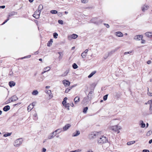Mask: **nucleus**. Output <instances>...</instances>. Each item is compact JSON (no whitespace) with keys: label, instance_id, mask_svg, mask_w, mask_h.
<instances>
[{"label":"nucleus","instance_id":"f257e3e1","mask_svg":"<svg viewBox=\"0 0 152 152\" xmlns=\"http://www.w3.org/2000/svg\"><path fill=\"white\" fill-rule=\"evenodd\" d=\"M93 94V92L92 91H90L87 96L84 97L83 99L82 102V103L84 104H87L91 100Z\"/></svg>","mask_w":152,"mask_h":152},{"label":"nucleus","instance_id":"f03ea898","mask_svg":"<svg viewBox=\"0 0 152 152\" xmlns=\"http://www.w3.org/2000/svg\"><path fill=\"white\" fill-rule=\"evenodd\" d=\"M91 23H94L96 25H98L101 23L102 20L101 19L98 20L96 18H93L90 20Z\"/></svg>","mask_w":152,"mask_h":152},{"label":"nucleus","instance_id":"7ed1b4c3","mask_svg":"<svg viewBox=\"0 0 152 152\" xmlns=\"http://www.w3.org/2000/svg\"><path fill=\"white\" fill-rule=\"evenodd\" d=\"M107 141L108 140L106 137L102 136L98 140V143L102 144L104 143L107 142Z\"/></svg>","mask_w":152,"mask_h":152},{"label":"nucleus","instance_id":"20e7f679","mask_svg":"<svg viewBox=\"0 0 152 152\" xmlns=\"http://www.w3.org/2000/svg\"><path fill=\"white\" fill-rule=\"evenodd\" d=\"M22 140L21 139L19 138L16 140L14 143V145L16 147L19 146L22 143Z\"/></svg>","mask_w":152,"mask_h":152},{"label":"nucleus","instance_id":"39448f33","mask_svg":"<svg viewBox=\"0 0 152 152\" xmlns=\"http://www.w3.org/2000/svg\"><path fill=\"white\" fill-rule=\"evenodd\" d=\"M111 129L115 132H117V133H118L120 132L119 130L121 129V128L117 125L111 127Z\"/></svg>","mask_w":152,"mask_h":152},{"label":"nucleus","instance_id":"423d86ee","mask_svg":"<svg viewBox=\"0 0 152 152\" xmlns=\"http://www.w3.org/2000/svg\"><path fill=\"white\" fill-rule=\"evenodd\" d=\"M41 12L38 10L36 11L35 12L34 14L33 15V16L36 19H38L39 18Z\"/></svg>","mask_w":152,"mask_h":152},{"label":"nucleus","instance_id":"0eeeda50","mask_svg":"<svg viewBox=\"0 0 152 152\" xmlns=\"http://www.w3.org/2000/svg\"><path fill=\"white\" fill-rule=\"evenodd\" d=\"M62 82L65 86H69L70 84V83L69 81L66 80H63Z\"/></svg>","mask_w":152,"mask_h":152},{"label":"nucleus","instance_id":"6e6552de","mask_svg":"<svg viewBox=\"0 0 152 152\" xmlns=\"http://www.w3.org/2000/svg\"><path fill=\"white\" fill-rule=\"evenodd\" d=\"M149 8V7L148 5L145 4L142 7V10L143 12H144L145 10H148Z\"/></svg>","mask_w":152,"mask_h":152},{"label":"nucleus","instance_id":"1a4fd4ad","mask_svg":"<svg viewBox=\"0 0 152 152\" xmlns=\"http://www.w3.org/2000/svg\"><path fill=\"white\" fill-rule=\"evenodd\" d=\"M142 35H136L134 36V39L137 40H140L141 39H142Z\"/></svg>","mask_w":152,"mask_h":152},{"label":"nucleus","instance_id":"9d476101","mask_svg":"<svg viewBox=\"0 0 152 152\" xmlns=\"http://www.w3.org/2000/svg\"><path fill=\"white\" fill-rule=\"evenodd\" d=\"M71 126V125L69 124H68L65 125L63 128L62 131H63L67 130Z\"/></svg>","mask_w":152,"mask_h":152},{"label":"nucleus","instance_id":"9b49d317","mask_svg":"<svg viewBox=\"0 0 152 152\" xmlns=\"http://www.w3.org/2000/svg\"><path fill=\"white\" fill-rule=\"evenodd\" d=\"M97 135L94 133H92L89 135V138L90 139H92L95 138Z\"/></svg>","mask_w":152,"mask_h":152},{"label":"nucleus","instance_id":"f8f14e48","mask_svg":"<svg viewBox=\"0 0 152 152\" xmlns=\"http://www.w3.org/2000/svg\"><path fill=\"white\" fill-rule=\"evenodd\" d=\"M33 103L30 104L28 107L27 110L28 112L30 111L34 107V105H33Z\"/></svg>","mask_w":152,"mask_h":152},{"label":"nucleus","instance_id":"ddd939ff","mask_svg":"<svg viewBox=\"0 0 152 152\" xmlns=\"http://www.w3.org/2000/svg\"><path fill=\"white\" fill-rule=\"evenodd\" d=\"M17 12L14 11L10 13L8 15L7 18H9L10 17L17 15Z\"/></svg>","mask_w":152,"mask_h":152},{"label":"nucleus","instance_id":"4468645a","mask_svg":"<svg viewBox=\"0 0 152 152\" xmlns=\"http://www.w3.org/2000/svg\"><path fill=\"white\" fill-rule=\"evenodd\" d=\"M115 35L118 37H122L124 35L120 31H118L115 33Z\"/></svg>","mask_w":152,"mask_h":152},{"label":"nucleus","instance_id":"2eb2a0df","mask_svg":"<svg viewBox=\"0 0 152 152\" xmlns=\"http://www.w3.org/2000/svg\"><path fill=\"white\" fill-rule=\"evenodd\" d=\"M10 108V106L9 105H6L3 108V110L5 112L9 110Z\"/></svg>","mask_w":152,"mask_h":152},{"label":"nucleus","instance_id":"dca6fc26","mask_svg":"<svg viewBox=\"0 0 152 152\" xmlns=\"http://www.w3.org/2000/svg\"><path fill=\"white\" fill-rule=\"evenodd\" d=\"M60 130L59 132H60L61 131H62V129H58L57 130H56L54 132H52L51 133V135H52V134L53 135H54V136H55L56 134V132H57V131H58V130Z\"/></svg>","mask_w":152,"mask_h":152},{"label":"nucleus","instance_id":"f3484780","mask_svg":"<svg viewBox=\"0 0 152 152\" xmlns=\"http://www.w3.org/2000/svg\"><path fill=\"white\" fill-rule=\"evenodd\" d=\"M11 102H14L18 99V98L16 96H13L11 98Z\"/></svg>","mask_w":152,"mask_h":152},{"label":"nucleus","instance_id":"a211bd4d","mask_svg":"<svg viewBox=\"0 0 152 152\" xmlns=\"http://www.w3.org/2000/svg\"><path fill=\"white\" fill-rule=\"evenodd\" d=\"M145 35L147 37L151 38L152 37V33L151 32H147L145 33Z\"/></svg>","mask_w":152,"mask_h":152},{"label":"nucleus","instance_id":"6ab92c4d","mask_svg":"<svg viewBox=\"0 0 152 152\" xmlns=\"http://www.w3.org/2000/svg\"><path fill=\"white\" fill-rule=\"evenodd\" d=\"M139 125L141 126V128H144L145 126V124L144 123L143 121H140L139 122Z\"/></svg>","mask_w":152,"mask_h":152},{"label":"nucleus","instance_id":"aec40b11","mask_svg":"<svg viewBox=\"0 0 152 152\" xmlns=\"http://www.w3.org/2000/svg\"><path fill=\"white\" fill-rule=\"evenodd\" d=\"M9 84L10 87H12L15 85V83L13 81H10L9 82Z\"/></svg>","mask_w":152,"mask_h":152},{"label":"nucleus","instance_id":"412c9836","mask_svg":"<svg viewBox=\"0 0 152 152\" xmlns=\"http://www.w3.org/2000/svg\"><path fill=\"white\" fill-rule=\"evenodd\" d=\"M58 53L59 55L58 57V58L59 60H60L62 58V56L63 55V53L61 52H59Z\"/></svg>","mask_w":152,"mask_h":152},{"label":"nucleus","instance_id":"4be33fe9","mask_svg":"<svg viewBox=\"0 0 152 152\" xmlns=\"http://www.w3.org/2000/svg\"><path fill=\"white\" fill-rule=\"evenodd\" d=\"M80 134V132L78 131H77L76 133H74L72 134L73 137H76L78 136Z\"/></svg>","mask_w":152,"mask_h":152},{"label":"nucleus","instance_id":"5701e85b","mask_svg":"<svg viewBox=\"0 0 152 152\" xmlns=\"http://www.w3.org/2000/svg\"><path fill=\"white\" fill-rule=\"evenodd\" d=\"M69 69H67L64 72V73L61 75V76H65L67 75L68 74L69 72Z\"/></svg>","mask_w":152,"mask_h":152},{"label":"nucleus","instance_id":"b1692460","mask_svg":"<svg viewBox=\"0 0 152 152\" xmlns=\"http://www.w3.org/2000/svg\"><path fill=\"white\" fill-rule=\"evenodd\" d=\"M79 101L80 98L78 96L76 97L74 99V101L75 102V103L76 104Z\"/></svg>","mask_w":152,"mask_h":152},{"label":"nucleus","instance_id":"393cba45","mask_svg":"<svg viewBox=\"0 0 152 152\" xmlns=\"http://www.w3.org/2000/svg\"><path fill=\"white\" fill-rule=\"evenodd\" d=\"M119 48L118 47L115 48V49L112 50L109 53V55L110 54H112V53H114L115 51H117V50Z\"/></svg>","mask_w":152,"mask_h":152},{"label":"nucleus","instance_id":"a878e982","mask_svg":"<svg viewBox=\"0 0 152 152\" xmlns=\"http://www.w3.org/2000/svg\"><path fill=\"white\" fill-rule=\"evenodd\" d=\"M78 37V35L75 34H73L70 35V37L72 39H75Z\"/></svg>","mask_w":152,"mask_h":152},{"label":"nucleus","instance_id":"bb28decb","mask_svg":"<svg viewBox=\"0 0 152 152\" xmlns=\"http://www.w3.org/2000/svg\"><path fill=\"white\" fill-rule=\"evenodd\" d=\"M150 114H152V106H151L150 105L149 112L148 113L146 114L145 115H148Z\"/></svg>","mask_w":152,"mask_h":152},{"label":"nucleus","instance_id":"cd10ccee","mask_svg":"<svg viewBox=\"0 0 152 152\" xmlns=\"http://www.w3.org/2000/svg\"><path fill=\"white\" fill-rule=\"evenodd\" d=\"M53 42V39H50L47 43V46L48 47H50L52 44Z\"/></svg>","mask_w":152,"mask_h":152},{"label":"nucleus","instance_id":"c85d7f7f","mask_svg":"<svg viewBox=\"0 0 152 152\" xmlns=\"http://www.w3.org/2000/svg\"><path fill=\"white\" fill-rule=\"evenodd\" d=\"M38 94V92L37 90H34L32 92V94L33 95H37Z\"/></svg>","mask_w":152,"mask_h":152},{"label":"nucleus","instance_id":"c756f323","mask_svg":"<svg viewBox=\"0 0 152 152\" xmlns=\"http://www.w3.org/2000/svg\"><path fill=\"white\" fill-rule=\"evenodd\" d=\"M96 73V71H95L92 72L88 76L89 78L91 77L94 75Z\"/></svg>","mask_w":152,"mask_h":152},{"label":"nucleus","instance_id":"7c9ffc66","mask_svg":"<svg viewBox=\"0 0 152 152\" xmlns=\"http://www.w3.org/2000/svg\"><path fill=\"white\" fill-rule=\"evenodd\" d=\"M43 8V6L42 4H40L39 5L38 10L41 12Z\"/></svg>","mask_w":152,"mask_h":152},{"label":"nucleus","instance_id":"2f4dec72","mask_svg":"<svg viewBox=\"0 0 152 152\" xmlns=\"http://www.w3.org/2000/svg\"><path fill=\"white\" fill-rule=\"evenodd\" d=\"M135 142V141H131L128 142L127 143V144L129 145H130L134 143Z\"/></svg>","mask_w":152,"mask_h":152},{"label":"nucleus","instance_id":"473e14b6","mask_svg":"<svg viewBox=\"0 0 152 152\" xmlns=\"http://www.w3.org/2000/svg\"><path fill=\"white\" fill-rule=\"evenodd\" d=\"M63 106H64L66 108H67L68 110H69V104H65L63 105Z\"/></svg>","mask_w":152,"mask_h":152},{"label":"nucleus","instance_id":"72a5a7b5","mask_svg":"<svg viewBox=\"0 0 152 152\" xmlns=\"http://www.w3.org/2000/svg\"><path fill=\"white\" fill-rule=\"evenodd\" d=\"M72 66L73 68L74 69H76L78 67L77 65L75 63L73 64Z\"/></svg>","mask_w":152,"mask_h":152},{"label":"nucleus","instance_id":"f704fd0d","mask_svg":"<svg viewBox=\"0 0 152 152\" xmlns=\"http://www.w3.org/2000/svg\"><path fill=\"white\" fill-rule=\"evenodd\" d=\"M152 133V131L151 130L148 131L146 134V136H149Z\"/></svg>","mask_w":152,"mask_h":152},{"label":"nucleus","instance_id":"c9c22d12","mask_svg":"<svg viewBox=\"0 0 152 152\" xmlns=\"http://www.w3.org/2000/svg\"><path fill=\"white\" fill-rule=\"evenodd\" d=\"M50 13L52 14H56L57 13V11L56 10H52L50 11Z\"/></svg>","mask_w":152,"mask_h":152},{"label":"nucleus","instance_id":"e433bc0d","mask_svg":"<svg viewBox=\"0 0 152 152\" xmlns=\"http://www.w3.org/2000/svg\"><path fill=\"white\" fill-rule=\"evenodd\" d=\"M12 133H7L4 134L3 136L4 137H7L10 136L11 134Z\"/></svg>","mask_w":152,"mask_h":152},{"label":"nucleus","instance_id":"4c0bfd02","mask_svg":"<svg viewBox=\"0 0 152 152\" xmlns=\"http://www.w3.org/2000/svg\"><path fill=\"white\" fill-rule=\"evenodd\" d=\"M53 37L55 39L57 38L58 36V34L57 33H54L53 34Z\"/></svg>","mask_w":152,"mask_h":152},{"label":"nucleus","instance_id":"58836bf2","mask_svg":"<svg viewBox=\"0 0 152 152\" xmlns=\"http://www.w3.org/2000/svg\"><path fill=\"white\" fill-rule=\"evenodd\" d=\"M88 109V107H85L83 109V113H86Z\"/></svg>","mask_w":152,"mask_h":152},{"label":"nucleus","instance_id":"ea45409f","mask_svg":"<svg viewBox=\"0 0 152 152\" xmlns=\"http://www.w3.org/2000/svg\"><path fill=\"white\" fill-rule=\"evenodd\" d=\"M54 136L53 135H51V133L50 134L48 137V138L49 139L53 138L54 137Z\"/></svg>","mask_w":152,"mask_h":152},{"label":"nucleus","instance_id":"a19ab883","mask_svg":"<svg viewBox=\"0 0 152 152\" xmlns=\"http://www.w3.org/2000/svg\"><path fill=\"white\" fill-rule=\"evenodd\" d=\"M44 69V70L47 72L50 70V68L49 66H47Z\"/></svg>","mask_w":152,"mask_h":152},{"label":"nucleus","instance_id":"79ce46f5","mask_svg":"<svg viewBox=\"0 0 152 152\" xmlns=\"http://www.w3.org/2000/svg\"><path fill=\"white\" fill-rule=\"evenodd\" d=\"M87 55V54L85 53H82L81 54V56L83 58H85Z\"/></svg>","mask_w":152,"mask_h":152},{"label":"nucleus","instance_id":"37998d69","mask_svg":"<svg viewBox=\"0 0 152 152\" xmlns=\"http://www.w3.org/2000/svg\"><path fill=\"white\" fill-rule=\"evenodd\" d=\"M88 1V0H81V2L82 3L86 4L87 3Z\"/></svg>","mask_w":152,"mask_h":152},{"label":"nucleus","instance_id":"c03bdc74","mask_svg":"<svg viewBox=\"0 0 152 152\" xmlns=\"http://www.w3.org/2000/svg\"><path fill=\"white\" fill-rule=\"evenodd\" d=\"M108 94H106L103 96V99L104 101H106L107 99Z\"/></svg>","mask_w":152,"mask_h":152},{"label":"nucleus","instance_id":"a18cd8bd","mask_svg":"<svg viewBox=\"0 0 152 152\" xmlns=\"http://www.w3.org/2000/svg\"><path fill=\"white\" fill-rule=\"evenodd\" d=\"M148 103L150 104V106H152V99L151 100H148Z\"/></svg>","mask_w":152,"mask_h":152},{"label":"nucleus","instance_id":"49530a36","mask_svg":"<svg viewBox=\"0 0 152 152\" xmlns=\"http://www.w3.org/2000/svg\"><path fill=\"white\" fill-rule=\"evenodd\" d=\"M81 150L80 149H78L75 151H70L69 152H78L81 151Z\"/></svg>","mask_w":152,"mask_h":152},{"label":"nucleus","instance_id":"de8ad7c7","mask_svg":"<svg viewBox=\"0 0 152 152\" xmlns=\"http://www.w3.org/2000/svg\"><path fill=\"white\" fill-rule=\"evenodd\" d=\"M58 22L60 24H63V21L62 20H58Z\"/></svg>","mask_w":152,"mask_h":152},{"label":"nucleus","instance_id":"09e8293b","mask_svg":"<svg viewBox=\"0 0 152 152\" xmlns=\"http://www.w3.org/2000/svg\"><path fill=\"white\" fill-rule=\"evenodd\" d=\"M104 25L107 28H109L110 27L109 25L108 24L104 23Z\"/></svg>","mask_w":152,"mask_h":152},{"label":"nucleus","instance_id":"8fccbe9b","mask_svg":"<svg viewBox=\"0 0 152 152\" xmlns=\"http://www.w3.org/2000/svg\"><path fill=\"white\" fill-rule=\"evenodd\" d=\"M33 116L34 117L36 118V117L37 116V113H35L34 114ZM37 118H34V119H35V120H37Z\"/></svg>","mask_w":152,"mask_h":152},{"label":"nucleus","instance_id":"3c124183","mask_svg":"<svg viewBox=\"0 0 152 152\" xmlns=\"http://www.w3.org/2000/svg\"><path fill=\"white\" fill-rule=\"evenodd\" d=\"M31 57V56H25L21 58V59H23L24 58H29Z\"/></svg>","mask_w":152,"mask_h":152},{"label":"nucleus","instance_id":"603ef678","mask_svg":"<svg viewBox=\"0 0 152 152\" xmlns=\"http://www.w3.org/2000/svg\"><path fill=\"white\" fill-rule=\"evenodd\" d=\"M70 90V89H69V88H67L66 89L65 91V93H68Z\"/></svg>","mask_w":152,"mask_h":152},{"label":"nucleus","instance_id":"864d4df0","mask_svg":"<svg viewBox=\"0 0 152 152\" xmlns=\"http://www.w3.org/2000/svg\"><path fill=\"white\" fill-rule=\"evenodd\" d=\"M132 53V51H130L127 52H125L124 53V55H126V54H128L131 53Z\"/></svg>","mask_w":152,"mask_h":152},{"label":"nucleus","instance_id":"5fc2aeb1","mask_svg":"<svg viewBox=\"0 0 152 152\" xmlns=\"http://www.w3.org/2000/svg\"><path fill=\"white\" fill-rule=\"evenodd\" d=\"M147 94L148 96H152V93H151L149 92H148Z\"/></svg>","mask_w":152,"mask_h":152},{"label":"nucleus","instance_id":"6e6d98bb","mask_svg":"<svg viewBox=\"0 0 152 152\" xmlns=\"http://www.w3.org/2000/svg\"><path fill=\"white\" fill-rule=\"evenodd\" d=\"M142 152H149V151L148 150L144 149L143 150Z\"/></svg>","mask_w":152,"mask_h":152},{"label":"nucleus","instance_id":"4d7b16f0","mask_svg":"<svg viewBox=\"0 0 152 152\" xmlns=\"http://www.w3.org/2000/svg\"><path fill=\"white\" fill-rule=\"evenodd\" d=\"M66 101H64L63 100L62 102V103L63 105H64V104H66Z\"/></svg>","mask_w":152,"mask_h":152},{"label":"nucleus","instance_id":"13d9d810","mask_svg":"<svg viewBox=\"0 0 152 152\" xmlns=\"http://www.w3.org/2000/svg\"><path fill=\"white\" fill-rule=\"evenodd\" d=\"M46 149L45 148H43L42 149V152H45L46 151Z\"/></svg>","mask_w":152,"mask_h":152},{"label":"nucleus","instance_id":"bf43d9fd","mask_svg":"<svg viewBox=\"0 0 152 152\" xmlns=\"http://www.w3.org/2000/svg\"><path fill=\"white\" fill-rule=\"evenodd\" d=\"M151 60H148L147 61V64H151Z\"/></svg>","mask_w":152,"mask_h":152},{"label":"nucleus","instance_id":"052dcab7","mask_svg":"<svg viewBox=\"0 0 152 152\" xmlns=\"http://www.w3.org/2000/svg\"><path fill=\"white\" fill-rule=\"evenodd\" d=\"M5 6L4 5L0 6V8L4 9L5 8Z\"/></svg>","mask_w":152,"mask_h":152},{"label":"nucleus","instance_id":"680f3d73","mask_svg":"<svg viewBox=\"0 0 152 152\" xmlns=\"http://www.w3.org/2000/svg\"><path fill=\"white\" fill-rule=\"evenodd\" d=\"M142 40L141 43H145V41L144 40L142 39H141Z\"/></svg>","mask_w":152,"mask_h":152},{"label":"nucleus","instance_id":"e2e57ef3","mask_svg":"<svg viewBox=\"0 0 152 152\" xmlns=\"http://www.w3.org/2000/svg\"><path fill=\"white\" fill-rule=\"evenodd\" d=\"M88 49H86V50L85 51H84V52H83V53H85L86 54H87V52H88Z\"/></svg>","mask_w":152,"mask_h":152},{"label":"nucleus","instance_id":"0e129e2a","mask_svg":"<svg viewBox=\"0 0 152 152\" xmlns=\"http://www.w3.org/2000/svg\"><path fill=\"white\" fill-rule=\"evenodd\" d=\"M47 93L48 94H51V91L50 90H49L47 91Z\"/></svg>","mask_w":152,"mask_h":152},{"label":"nucleus","instance_id":"69168bd1","mask_svg":"<svg viewBox=\"0 0 152 152\" xmlns=\"http://www.w3.org/2000/svg\"><path fill=\"white\" fill-rule=\"evenodd\" d=\"M13 73L12 71H10L9 72V75H12Z\"/></svg>","mask_w":152,"mask_h":152},{"label":"nucleus","instance_id":"338daca9","mask_svg":"<svg viewBox=\"0 0 152 152\" xmlns=\"http://www.w3.org/2000/svg\"><path fill=\"white\" fill-rule=\"evenodd\" d=\"M9 20V18H8L6 20H5L4 21L6 23Z\"/></svg>","mask_w":152,"mask_h":152},{"label":"nucleus","instance_id":"774afa93","mask_svg":"<svg viewBox=\"0 0 152 152\" xmlns=\"http://www.w3.org/2000/svg\"><path fill=\"white\" fill-rule=\"evenodd\" d=\"M152 142V139L150 140L149 141V143L151 144Z\"/></svg>","mask_w":152,"mask_h":152}]
</instances>
